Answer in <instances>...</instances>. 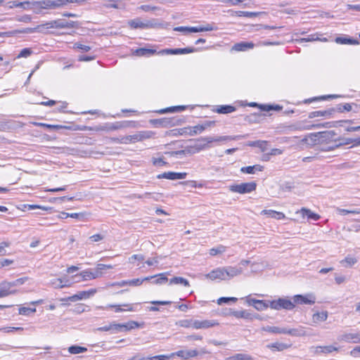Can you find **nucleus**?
<instances>
[{
	"label": "nucleus",
	"mask_w": 360,
	"mask_h": 360,
	"mask_svg": "<svg viewBox=\"0 0 360 360\" xmlns=\"http://www.w3.org/2000/svg\"><path fill=\"white\" fill-rule=\"evenodd\" d=\"M336 133L331 130L328 131H322L319 133H312L310 134L308 136L304 137L302 139L303 142H307L308 138L311 139L312 143H315L317 141V138L320 139L321 141H326L328 143H332L335 142V140H338V138H335Z\"/></svg>",
	"instance_id": "nucleus-1"
},
{
	"label": "nucleus",
	"mask_w": 360,
	"mask_h": 360,
	"mask_svg": "<svg viewBox=\"0 0 360 360\" xmlns=\"http://www.w3.org/2000/svg\"><path fill=\"white\" fill-rule=\"evenodd\" d=\"M56 9L54 0H40L31 1L30 10L35 14H44V10Z\"/></svg>",
	"instance_id": "nucleus-2"
},
{
	"label": "nucleus",
	"mask_w": 360,
	"mask_h": 360,
	"mask_svg": "<svg viewBox=\"0 0 360 360\" xmlns=\"http://www.w3.org/2000/svg\"><path fill=\"white\" fill-rule=\"evenodd\" d=\"M330 122L319 123L311 125L304 124L303 123H296L289 126L284 127L285 131H304L312 129H319L321 127H330Z\"/></svg>",
	"instance_id": "nucleus-3"
},
{
	"label": "nucleus",
	"mask_w": 360,
	"mask_h": 360,
	"mask_svg": "<svg viewBox=\"0 0 360 360\" xmlns=\"http://www.w3.org/2000/svg\"><path fill=\"white\" fill-rule=\"evenodd\" d=\"M257 184L255 181L233 184L229 186V190L240 194L250 193L256 190Z\"/></svg>",
	"instance_id": "nucleus-4"
},
{
	"label": "nucleus",
	"mask_w": 360,
	"mask_h": 360,
	"mask_svg": "<svg viewBox=\"0 0 360 360\" xmlns=\"http://www.w3.org/2000/svg\"><path fill=\"white\" fill-rule=\"evenodd\" d=\"M269 307L276 310L281 309L291 310L295 307V304L289 300L279 298L277 300L269 301Z\"/></svg>",
	"instance_id": "nucleus-5"
},
{
	"label": "nucleus",
	"mask_w": 360,
	"mask_h": 360,
	"mask_svg": "<svg viewBox=\"0 0 360 360\" xmlns=\"http://www.w3.org/2000/svg\"><path fill=\"white\" fill-rule=\"evenodd\" d=\"M53 29H71L78 27V22L75 21H67L63 19L51 20Z\"/></svg>",
	"instance_id": "nucleus-6"
},
{
	"label": "nucleus",
	"mask_w": 360,
	"mask_h": 360,
	"mask_svg": "<svg viewBox=\"0 0 360 360\" xmlns=\"http://www.w3.org/2000/svg\"><path fill=\"white\" fill-rule=\"evenodd\" d=\"M101 272H99L98 271H95L93 272L90 270H85L79 274L75 275L73 278L76 279L75 282H80L82 281H89L96 278L101 276Z\"/></svg>",
	"instance_id": "nucleus-7"
},
{
	"label": "nucleus",
	"mask_w": 360,
	"mask_h": 360,
	"mask_svg": "<svg viewBox=\"0 0 360 360\" xmlns=\"http://www.w3.org/2000/svg\"><path fill=\"white\" fill-rule=\"evenodd\" d=\"M51 22L48 21L44 23L37 25L34 27H26L27 34H32L34 32H39L44 34H49V30L53 29L51 26Z\"/></svg>",
	"instance_id": "nucleus-8"
},
{
	"label": "nucleus",
	"mask_w": 360,
	"mask_h": 360,
	"mask_svg": "<svg viewBox=\"0 0 360 360\" xmlns=\"http://www.w3.org/2000/svg\"><path fill=\"white\" fill-rule=\"evenodd\" d=\"M353 143L352 140L350 139H344L341 138H338V140H335V142L332 143H328V146H323L321 148L322 151H330L333 150L342 146L347 145Z\"/></svg>",
	"instance_id": "nucleus-9"
},
{
	"label": "nucleus",
	"mask_w": 360,
	"mask_h": 360,
	"mask_svg": "<svg viewBox=\"0 0 360 360\" xmlns=\"http://www.w3.org/2000/svg\"><path fill=\"white\" fill-rule=\"evenodd\" d=\"M293 300L296 304H312L316 302V297L312 293L307 294L305 295H297L294 296Z\"/></svg>",
	"instance_id": "nucleus-10"
},
{
	"label": "nucleus",
	"mask_w": 360,
	"mask_h": 360,
	"mask_svg": "<svg viewBox=\"0 0 360 360\" xmlns=\"http://www.w3.org/2000/svg\"><path fill=\"white\" fill-rule=\"evenodd\" d=\"M112 325L113 332L128 331L131 329L135 328L139 326V323L133 321H129L127 323H112Z\"/></svg>",
	"instance_id": "nucleus-11"
},
{
	"label": "nucleus",
	"mask_w": 360,
	"mask_h": 360,
	"mask_svg": "<svg viewBox=\"0 0 360 360\" xmlns=\"http://www.w3.org/2000/svg\"><path fill=\"white\" fill-rule=\"evenodd\" d=\"M186 172H167L157 176L158 179H167L169 180L184 179L186 177Z\"/></svg>",
	"instance_id": "nucleus-12"
},
{
	"label": "nucleus",
	"mask_w": 360,
	"mask_h": 360,
	"mask_svg": "<svg viewBox=\"0 0 360 360\" xmlns=\"http://www.w3.org/2000/svg\"><path fill=\"white\" fill-rule=\"evenodd\" d=\"M18 290L13 288L10 282L4 281L0 284V297H7L17 293Z\"/></svg>",
	"instance_id": "nucleus-13"
},
{
	"label": "nucleus",
	"mask_w": 360,
	"mask_h": 360,
	"mask_svg": "<svg viewBox=\"0 0 360 360\" xmlns=\"http://www.w3.org/2000/svg\"><path fill=\"white\" fill-rule=\"evenodd\" d=\"M128 25L133 29H146L154 27L150 21L142 22L140 18L129 20Z\"/></svg>",
	"instance_id": "nucleus-14"
},
{
	"label": "nucleus",
	"mask_w": 360,
	"mask_h": 360,
	"mask_svg": "<svg viewBox=\"0 0 360 360\" xmlns=\"http://www.w3.org/2000/svg\"><path fill=\"white\" fill-rule=\"evenodd\" d=\"M338 340L346 342L360 343V333H347L339 336Z\"/></svg>",
	"instance_id": "nucleus-15"
},
{
	"label": "nucleus",
	"mask_w": 360,
	"mask_h": 360,
	"mask_svg": "<svg viewBox=\"0 0 360 360\" xmlns=\"http://www.w3.org/2000/svg\"><path fill=\"white\" fill-rule=\"evenodd\" d=\"M219 323L214 320H195L193 322V328L195 329H205L209 328L215 326H217Z\"/></svg>",
	"instance_id": "nucleus-16"
},
{
	"label": "nucleus",
	"mask_w": 360,
	"mask_h": 360,
	"mask_svg": "<svg viewBox=\"0 0 360 360\" xmlns=\"http://www.w3.org/2000/svg\"><path fill=\"white\" fill-rule=\"evenodd\" d=\"M206 278L211 280L220 279L226 280L224 267L217 268L207 274L205 275Z\"/></svg>",
	"instance_id": "nucleus-17"
},
{
	"label": "nucleus",
	"mask_w": 360,
	"mask_h": 360,
	"mask_svg": "<svg viewBox=\"0 0 360 360\" xmlns=\"http://www.w3.org/2000/svg\"><path fill=\"white\" fill-rule=\"evenodd\" d=\"M96 290L95 289H91L88 291H80L77 294L70 296L69 300L70 302H76L77 300H81L84 299L89 298L90 296L94 295Z\"/></svg>",
	"instance_id": "nucleus-18"
},
{
	"label": "nucleus",
	"mask_w": 360,
	"mask_h": 360,
	"mask_svg": "<svg viewBox=\"0 0 360 360\" xmlns=\"http://www.w3.org/2000/svg\"><path fill=\"white\" fill-rule=\"evenodd\" d=\"M226 280H229L235 276L242 274L243 269L241 267L238 266H226L224 267Z\"/></svg>",
	"instance_id": "nucleus-19"
},
{
	"label": "nucleus",
	"mask_w": 360,
	"mask_h": 360,
	"mask_svg": "<svg viewBox=\"0 0 360 360\" xmlns=\"http://www.w3.org/2000/svg\"><path fill=\"white\" fill-rule=\"evenodd\" d=\"M231 314L233 316H235L237 319H250L252 320L253 319H259V314H252L250 312H248L247 310H242V311H233L231 312Z\"/></svg>",
	"instance_id": "nucleus-20"
},
{
	"label": "nucleus",
	"mask_w": 360,
	"mask_h": 360,
	"mask_svg": "<svg viewBox=\"0 0 360 360\" xmlns=\"http://www.w3.org/2000/svg\"><path fill=\"white\" fill-rule=\"evenodd\" d=\"M255 47V44L252 42L248 41H240L235 44L232 46V50L235 51H245L249 49H252Z\"/></svg>",
	"instance_id": "nucleus-21"
},
{
	"label": "nucleus",
	"mask_w": 360,
	"mask_h": 360,
	"mask_svg": "<svg viewBox=\"0 0 360 360\" xmlns=\"http://www.w3.org/2000/svg\"><path fill=\"white\" fill-rule=\"evenodd\" d=\"M141 285V281H139V278H134L131 280L122 281L120 282L113 283L112 284V286H119V287H123L125 285L139 286Z\"/></svg>",
	"instance_id": "nucleus-22"
},
{
	"label": "nucleus",
	"mask_w": 360,
	"mask_h": 360,
	"mask_svg": "<svg viewBox=\"0 0 360 360\" xmlns=\"http://www.w3.org/2000/svg\"><path fill=\"white\" fill-rule=\"evenodd\" d=\"M284 334H288V335H290L292 336H295V337H301V336H305L307 335V333L304 330L303 327L300 326L296 328H290V329H288V328H285Z\"/></svg>",
	"instance_id": "nucleus-23"
},
{
	"label": "nucleus",
	"mask_w": 360,
	"mask_h": 360,
	"mask_svg": "<svg viewBox=\"0 0 360 360\" xmlns=\"http://www.w3.org/2000/svg\"><path fill=\"white\" fill-rule=\"evenodd\" d=\"M217 30V27L213 26V24H207L205 26L198 27H188V32H208Z\"/></svg>",
	"instance_id": "nucleus-24"
},
{
	"label": "nucleus",
	"mask_w": 360,
	"mask_h": 360,
	"mask_svg": "<svg viewBox=\"0 0 360 360\" xmlns=\"http://www.w3.org/2000/svg\"><path fill=\"white\" fill-rule=\"evenodd\" d=\"M155 136V132L152 131H141L135 134L136 142L142 141L146 139H151Z\"/></svg>",
	"instance_id": "nucleus-25"
},
{
	"label": "nucleus",
	"mask_w": 360,
	"mask_h": 360,
	"mask_svg": "<svg viewBox=\"0 0 360 360\" xmlns=\"http://www.w3.org/2000/svg\"><path fill=\"white\" fill-rule=\"evenodd\" d=\"M156 53V50L148 48H139L136 49L133 54L137 56H150Z\"/></svg>",
	"instance_id": "nucleus-26"
},
{
	"label": "nucleus",
	"mask_w": 360,
	"mask_h": 360,
	"mask_svg": "<svg viewBox=\"0 0 360 360\" xmlns=\"http://www.w3.org/2000/svg\"><path fill=\"white\" fill-rule=\"evenodd\" d=\"M335 109L333 108H331L330 110H318V111H313V112H311L309 114V118H314V117H329L334 112H335Z\"/></svg>",
	"instance_id": "nucleus-27"
},
{
	"label": "nucleus",
	"mask_w": 360,
	"mask_h": 360,
	"mask_svg": "<svg viewBox=\"0 0 360 360\" xmlns=\"http://www.w3.org/2000/svg\"><path fill=\"white\" fill-rule=\"evenodd\" d=\"M262 214L267 215L268 217L277 219H283L285 217L283 212H277L272 210H264Z\"/></svg>",
	"instance_id": "nucleus-28"
},
{
	"label": "nucleus",
	"mask_w": 360,
	"mask_h": 360,
	"mask_svg": "<svg viewBox=\"0 0 360 360\" xmlns=\"http://www.w3.org/2000/svg\"><path fill=\"white\" fill-rule=\"evenodd\" d=\"M56 9L60 8L68 3L83 4L88 1V0H54Z\"/></svg>",
	"instance_id": "nucleus-29"
},
{
	"label": "nucleus",
	"mask_w": 360,
	"mask_h": 360,
	"mask_svg": "<svg viewBox=\"0 0 360 360\" xmlns=\"http://www.w3.org/2000/svg\"><path fill=\"white\" fill-rule=\"evenodd\" d=\"M338 349L333 345L328 346H319L315 348L314 353L316 354H329L334 351H338Z\"/></svg>",
	"instance_id": "nucleus-30"
},
{
	"label": "nucleus",
	"mask_w": 360,
	"mask_h": 360,
	"mask_svg": "<svg viewBox=\"0 0 360 360\" xmlns=\"http://www.w3.org/2000/svg\"><path fill=\"white\" fill-rule=\"evenodd\" d=\"M236 110V108L233 105H217L216 109L214 110L217 113L219 114H228L233 112Z\"/></svg>",
	"instance_id": "nucleus-31"
},
{
	"label": "nucleus",
	"mask_w": 360,
	"mask_h": 360,
	"mask_svg": "<svg viewBox=\"0 0 360 360\" xmlns=\"http://www.w3.org/2000/svg\"><path fill=\"white\" fill-rule=\"evenodd\" d=\"M175 354L177 355L178 356H180V357L184 359H188L191 357L196 356L198 354V352L195 349L188 350V351L180 350V351L176 352L175 353Z\"/></svg>",
	"instance_id": "nucleus-32"
},
{
	"label": "nucleus",
	"mask_w": 360,
	"mask_h": 360,
	"mask_svg": "<svg viewBox=\"0 0 360 360\" xmlns=\"http://www.w3.org/2000/svg\"><path fill=\"white\" fill-rule=\"evenodd\" d=\"M248 136V134L245 135H238L235 136H219L214 137V142H220V141H233V140H238L242 138H246Z\"/></svg>",
	"instance_id": "nucleus-33"
},
{
	"label": "nucleus",
	"mask_w": 360,
	"mask_h": 360,
	"mask_svg": "<svg viewBox=\"0 0 360 360\" xmlns=\"http://www.w3.org/2000/svg\"><path fill=\"white\" fill-rule=\"evenodd\" d=\"M129 127V123L127 121L124 122H117L111 123L106 127L108 130L114 131Z\"/></svg>",
	"instance_id": "nucleus-34"
},
{
	"label": "nucleus",
	"mask_w": 360,
	"mask_h": 360,
	"mask_svg": "<svg viewBox=\"0 0 360 360\" xmlns=\"http://www.w3.org/2000/svg\"><path fill=\"white\" fill-rule=\"evenodd\" d=\"M185 133H187L190 136H194L200 134L203 131V127L201 124L195 125L193 127L184 128Z\"/></svg>",
	"instance_id": "nucleus-35"
},
{
	"label": "nucleus",
	"mask_w": 360,
	"mask_h": 360,
	"mask_svg": "<svg viewBox=\"0 0 360 360\" xmlns=\"http://www.w3.org/2000/svg\"><path fill=\"white\" fill-rule=\"evenodd\" d=\"M167 275H169V273L165 272V273H161V274H158L155 275L156 278H155V279H154L152 281V283L156 284V285H162V284L165 283L166 282L168 281Z\"/></svg>",
	"instance_id": "nucleus-36"
},
{
	"label": "nucleus",
	"mask_w": 360,
	"mask_h": 360,
	"mask_svg": "<svg viewBox=\"0 0 360 360\" xmlns=\"http://www.w3.org/2000/svg\"><path fill=\"white\" fill-rule=\"evenodd\" d=\"M328 316V311H324L321 312H316L313 314L312 320L314 323H318L319 321H325L327 320Z\"/></svg>",
	"instance_id": "nucleus-37"
},
{
	"label": "nucleus",
	"mask_w": 360,
	"mask_h": 360,
	"mask_svg": "<svg viewBox=\"0 0 360 360\" xmlns=\"http://www.w3.org/2000/svg\"><path fill=\"white\" fill-rule=\"evenodd\" d=\"M178 284H181L184 286H189L188 281L183 277L176 276L169 280V285Z\"/></svg>",
	"instance_id": "nucleus-38"
},
{
	"label": "nucleus",
	"mask_w": 360,
	"mask_h": 360,
	"mask_svg": "<svg viewBox=\"0 0 360 360\" xmlns=\"http://www.w3.org/2000/svg\"><path fill=\"white\" fill-rule=\"evenodd\" d=\"M252 358L251 356L243 354V353H238L233 356L226 357L224 359V360H252Z\"/></svg>",
	"instance_id": "nucleus-39"
},
{
	"label": "nucleus",
	"mask_w": 360,
	"mask_h": 360,
	"mask_svg": "<svg viewBox=\"0 0 360 360\" xmlns=\"http://www.w3.org/2000/svg\"><path fill=\"white\" fill-rule=\"evenodd\" d=\"M300 212L303 214V216H307L308 219H313L314 221H317L320 218L319 214L314 213L310 210L304 207H302L300 210Z\"/></svg>",
	"instance_id": "nucleus-40"
},
{
	"label": "nucleus",
	"mask_w": 360,
	"mask_h": 360,
	"mask_svg": "<svg viewBox=\"0 0 360 360\" xmlns=\"http://www.w3.org/2000/svg\"><path fill=\"white\" fill-rule=\"evenodd\" d=\"M267 347L272 350L283 351L289 347V345L282 342H274L267 345Z\"/></svg>",
	"instance_id": "nucleus-41"
},
{
	"label": "nucleus",
	"mask_w": 360,
	"mask_h": 360,
	"mask_svg": "<svg viewBox=\"0 0 360 360\" xmlns=\"http://www.w3.org/2000/svg\"><path fill=\"white\" fill-rule=\"evenodd\" d=\"M335 41L337 44H358L359 41L356 39H353L351 38H346V37H337L335 39Z\"/></svg>",
	"instance_id": "nucleus-42"
},
{
	"label": "nucleus",
	"mask_w": 360,
	"mask_h": 360,
	"mask_svg": "<svg viewBox=\"0 0 360 360\" xmlns=\"http://www.w3.org/2000/svg\"><path fill=\"white\" fill-rule=\"evenodd\" d=\"M357 262L356 258L351 256L346 257L344 259L340 261V264L345 267H350Z\"/></svg>",
	"instance_id": "nucleus-43"
},
{
	"label": "nucleus",
	"mask_w": 360,
	"mask_h": 360,
	"mask_svg": "<svg viewBox=\"0 0 360 360\" xmlns=\"http://www.w3.org/2000/svg\"><path fill=\"white\" fill-rule=\"evenodd\" d=\"M300 41H327L328 39L326 38H319V34H313L309 35L307 38H302L299 40Z\"/></svg>",
	"instance_id": "nucleus-44"
},
{
	"label": "nucleus",
	"mask_w": 360,
	"mask_h": 360,
	"mask_svg": "<svg viewBox=\"0 0 360 360\" xmlns=\"http://www.w3.org/2000/svg\"><path fill=\"white\" fill-rule=\"evenodd\" d=\"M87 351V348L84 347H81L78 345H72L69 347L68 352L72 354H77L80 353H84Z\"/></svg>",
	"instance_id": "nucleus-45"
},
{
	"label": "nucleus",
	"mask_w": 360,
	"mask_h": 360,
	"mask_svg": "<svg viewBox=\"0 0 360 360\" xmlns=\"http://www.w3.org/2000/svg\"><path fill=\"white\" fill-rule=\"evenodd\" d=\"M50 284L54 288H63L65 287H69L70 286V284L68 283V281L65 282V283H63V280L61 278H57L53 279L51 281Z\"/></svg>",
	"instance_id": "nucleus-46"
},
{
	"label": "nucleus",
	"mask_w": 360,
	"mask_h": 360,
	"mask_svg": "<svg viewBox=\"0 0 360 360\" xmlns=\"http://www.w3.org/2000/svg\"><path fill=\"white\" fill-rule=\"evenodd\" d=\"M186 108V106L185 105L173 106L160 110V113L179 112L185 110Z\"/></svg>",
	"instance_id": "nucleus-47"
},
{
	"label": "nucleus",
	"mask_w": 360,
	"mask_h": 360,
	"mask_svg": "<svg viewBox=\"0 0 360 360\" xmlns=\"http://www.w3.org/2000/svg\"><path fill=\"white\" fill-rule=\"evenodd\" d=\"M122 306L124 307H127V309H124L122 308H121V306L120 305H116V304H109L108 307H106L105 308H115V312H120V311H134L133 309V307L131 306V304H123Z\"/></svg>",
	"instance_id": "nucleus-48"
},
{
	"label": "nucleus",
	"mask_w": 360,
	"mask_h": 360,
	"mask_svg": "<svg viewBox=\"0 0 360 360\" xmlns=\"http://www.w3.org/2000/svg\"><path fill=\"white\" fill-rule=\"evenodd\" d=\"M26 28L15 30L10 32H0V37H13L17 34H27Z\"/></svg>",
	"instance_id": "nucleus-49"
},
{
	"label": "nucleus",
	"mask_w": 360,
	"mask_h": 360,
	"mask_svg": "<svg viewBox=\"0 0 360 360\" xmlns=\"http://www.w3.org/2000/svg\"><path fill=\"white\" fill-rule=\"evenodd\" d=\"M264 330L271 333H281L284 334L285 328H279L276 326H266L263 328Z\"/></svg>",
	"instance_id": "nucleus-50"
},
{
	"label": "nucleus",
	"mask_w": 360,
	"mask_h": 360,
	"mask_svg": "<svg viewBox=\"0 0 360 360\" xmlns=\"http://www.w3.org/2000/svg\"><path fill=\"white\" fill-rule=\"evenodd\" d=\"M269 307V302L265 300H258L257 304L255 305V308L258 311H263Z\"/></svg>",
	"instance_id": "nucleus-51"
},
{
	"label": "nucleus",
	"mask_w": 360,
	"mask_h": 360,
	"mask_svg": "<svg viewBox=\"0 0 360 360\" xmlns=\"http://www.w3.org/2000/svg\"><path fill=\"white\" fill-rule=\"evenodd\" d=\"M136 142L135 134L133 135H128L121 137L122 144L134 143Z\"/></svg>",
	"instance_id": "nucleus-52"
},
{
	"label": "nucleus",
	"mask_w": 360,
	"mask_h": 360,
	"mask_svg": "<svg viewBox=\"0 0 360 360\" xmlns=\"http://www.w3.org/2000/svg\"><path fill=\"white\" fill-rule=\"evenodd\" d=\"M236 14L237 16L239 17H246V18H252V17H257L258 15L257 13L255 12H249V11H236Z\"/></svg>",
	"instance_id": "nucleus-53"
},
{
	"label": "nucleus",
	"mask_w": 360,
	"mask_h": 360,
	"mask_svg": "<svg viewBox=\"0 0 360 360\" xmlns=\"http://www.w3.org/2000/svg\"><path fill=\"white\" fill-rule=\"evenodd\" d=\"M200 140L206 142V143H205L203 145H200L198 148V151L200 150H202L204 148H206L207 147L208 143L214 142V137H211V136L201 137Z\"/></svg>",
	"instance_id": "nucleus-54"
},
{
	"label": "nucleus",
	"mask_w": 360,
	"mask_h": 360,
	"mask_svg": "<svg viewBox=\"0 0 360 360\" xmlns=\"http://www.w3.org/2000/svg\"><path fill=\"white\" fill-rule=\"evenodd\" d=\"M193 322L192 319H184L178 321L177 324L183 328H193Z\"/></svg>",
	"instance_id": "nucleus-55"
},
{
	"label": "nucleus",
	"mask_w": 360,
	"mask_h": 360,
	"mask_svg": "<svg viewBox=\"0 0 360 360\" xmlns=\"http://www.w3.org/2000/svg\"><path fill=\"white\" fill-rule=\"evenodd\" d=\"M226 248L223 245H219L217 248H213L210 250V255L212 256H215L218 254L223 253L225 252Z\"/></svg>",
	"instance_id": "nucleus-56"
},
{
	"label": "nucleus",
	"mask_w": 360,
	"mask_h": 360,
	"mask_svg": "<svg viewBox=\"0 0 360 360\" xmlns=\"http://www.w3.org/2000/svg\"><path fill=\"white\" fill-rule=\"evenodd\" d=\"M36 125L40 126L42 127H46V128L50 129H60L65 128V127L62 126V125L49 124H46V123H36Z\"/></svg>",
	"instance_id": "nucleus-57"
},
{
	"label": "nucleus",
	"mask_w": 360,
	"mask_h": 360,
	"mask_svg": "<svg viewBox=\"0 0 360 360\" xmlns=\"http://www.w3.org/2000/svg\"><path fill=\"white\" fill-rule=\"evenodd\" d=\"M32 16L30 15H28V14H25V15H20V16H17L15 18V20L18 21V22H25V23H29L32 21Z\"/></svg>",
	"instance_id": "nucleus-58"
},
{
	"label": "nucleus",
	"mask_w": 360,
	"mask_h": 360,
	"mask_svg": "<svg viewBox=\"0 0 360 360\" xmlns=\"http://www.w3.org/2000/svg\"><path fill=\"white\" fill-rule=\"evenodd\" d=\"M32 53V51L30 48H25L20 51L17 58H27Z\"/></svg>",
	"instance_id": "nucleus-59"
},
{
	"label": "nucleus",
	"mask_w": 360,
	"mask_h": 360,
	"mask_svg": "<svg viewBox=\"0 0 360 360\" xmlns=\"http://www.w3.org/2000/svg\"><path fill=\"white\" fill-rule=\"evenodd\" d=\"M35 311V308H30L25 307L19 308V314L21 315H29L30 313H34Z\"/></svg>",
	"instance_id": "nucleus-60"
},
{
	"label": "nucleus",
	"mask_w": 360,
	"mask_h": 360,
	"mask_svg": "<svg viewBox=\"0 0 360 360\" xmlns=\"http://www.w3.org/2000/svg\"><path fill=\"white\" fill-rule=\"evenodd\" d=\"M27 280H28V277H22V278H18L12 282H10V283H11V285H12L13 288H14V287L19 286V285L24 284Z\"/></svg>",
	"instance_id": "nucleus-61"
},
{
	"label": "nucleus",
	"mask_w": 360,
	"mask_h": 360,
	"mask_svg": "<svg viewBox=\"0 0 360 360\" xmlns=\"http://www.w3.org/2000/svg\"><path fill=\"white\" fill-rule=\"evenodd\" d=\"M238 300L236 297H222L217 300V304H222L223 303H228L229 302H236Z\"/></svg>",
	"instance_id": "nucleus-62"
},
{
	"label": "nucleus",
	"mask_w": 360,
	"mask_h": 360,
	"mask_svg": "<svg viewBox=\"0 0 360 360\" xmlns=\"http://www.w3.org/2000/svg\"><path fill=\"white\" fill-rule=\"evenodd\" d=\"M139 9L144 11V12H150L155 11L159 9L158 6H150V5H141L139 7Z\"/></svg>",
	"instance_id": "nucleus-63"
},
{
	"label": "nucleus",
	"mask_w": 360,
	"mask_h": 360,
	"mask_svg": "<svg viewBox=\"0 0 360 360\" xmlns=\"http://www.w3.org/2000/svg\"><path fill=\"white\" fill-rule=\"evenodd\" d=\"M352 110V105L349 103L340 104L338 106V110L339 112L351 111Z\"/></svg>",
	"instance_id": "nucleus-64"
}]
</instances>
